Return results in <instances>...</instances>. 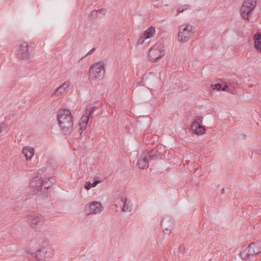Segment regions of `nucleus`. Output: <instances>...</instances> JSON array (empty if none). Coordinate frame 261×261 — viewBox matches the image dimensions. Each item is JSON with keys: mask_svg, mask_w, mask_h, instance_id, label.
I'll return each instance as SVG.
<instances>
[{"mask_svg": "<svg viewBox=\"0 0 261 261\" xmlns=\"http://www.w3.org/2000/svg\"><path fill=\"white\" fill-rule=\"evenodd\" d=\"M58 124L65 135L70 134L73 127V120L71 112L67 109H60L57 114Z\"/></svg>", "mask_w": 261, "mask_h": 261, "instance_id": "nucleus-1", "label": "nucleus"}, {"mask_svg": "<svg viewBox=\"0 0 261 261\" xmlns=\"http://www.w3.org/2000/svg\"><path fill=\"white\" fill-rule=\"evenodd\" d=\"M56 179L53 177H38V176L34 177L29 183V187L33 189V193L35 194L40 195L43 193L42 188L44 187V192H46V190H48L54 183Z\"/></svg>", "mask_w": 261, "mask_h": 261, "instance_id": "nucleus-2", "label": "nucleus"}, {"mask_svg": "<svg viewBox=\"0 0 261 261\" xmlns=\"http://www.w3.org/2000/svg\"><path fill=\"white\" fill-rule=\"evenodd\" d=\"M105 65L102 62H98L93 64L89 70V78L96 81L101 79L105 75Z\"/></svg>", "mask_w": 261, "mask_h": 261, "instance_id": "nucleus-3", "label": "nucleus"}, {"mask_svg": "<svg viewBox=\"0 0 261 261\" xmlns=\"http://www.w3.org/2000/svg\"><path fill=\"white\" fill-rule=\"evenodd\" d=\"M256 5V0H245L241 7L240 14L245 20H249Z\"/></svg>", "mask_w": 261, "mask_h": 261, "instance_id": "nucleus-4", "label": "nucleus"}, {"mask_svg": "<svg viewBox=\"0 0 261 261\" xmlns=\"http://www.w3.org/2000/svg\"><path fill=\"white\" fill-rule=\"evenodd\" d=\"M34 48L28 42H23L19 46L17 50V57L21 60H30V57L33 53Z\"/></svg>", "mask_w": 261, "mask_h": 261, "instance_id": "nucleus-5", "label": "nucleus"}, {"mask_svg": "<svg viewBox=\"0 0 261 261\" xmlns=\"http://www.w3.org/2000/svg\"><path fill=\"white\" fill-rule=\"evenodd\" d=\"M164 56V45L162 43L155 44L148 53V58L150 61L155 62Z\"/></svg>", "mask_w": 261, "mask_h": 261, "instance_id": "nucleus-6", "label": "nucleus"}, {"mask_svg": "<svg viewBox=\"0 0 261 261\" xmlns=\"http://www.w3.org/2000/svg\"><path fill=\"white\" fill-rule=\"evenodd\" d=\"M211 86L214 90L228 91L231 93H234L236 91V89L237 88L238 84L234 82H220L212 84Z\"/></svg>", "mask_w": 261, "mask_h": 261, "instance_id": "nucleus-7", "label": "nucleus"}, {"mask_svg": "<svg viewBox=\"0 0 261 261\" xmlns=\"http://www.w3.org/2000/svg\"><path fill=\"white\" fill-rule=\"evenodd\" d=\"M28 221L31 227L34 228L36 231H38L40 226L43 224L44 219L41 214L33 212L30 214Z\"/></svg>", "mask_w": 261, "mask_h": 261, "instance_id": "nucleus-8", "label": "nucleus"}, {"mask_svg": "<svg viewBox=\"0 0 261 261\" xmlns=\"http://www.w3.org/2000/svg\"><path fill=\"white\" fill-rule=\"evenodd\" d=\"M184 27V25H182L180 27L178 33V40L182 43L188 41L193 35L192 25L187 24Z\"/></svg>", "mask_w": 261, "mask_h": 261, "instance_id": "nucleus-9", "label": "nucleus"}, {"mask_svg": "<svg viewBox=\"0 0 261 261\" xmlns=\"http://www.w3.org/2000/svg\"><path fill=\"white\" fill-rule=\"evenodd\" d=\"M203 117L197 116L194 119L192 123L191 128L192 129L194 134L201 135L205 133L206 128L205 126L201 125Z\"/></svg>", "mask_w": 261, "mask_h": 261, "instance_id": "nucleus-10", "label": "nucleus"}, {"mask_svg": "<svg viewBox=\"0 0 261 261\" xmlns=\"http://www.w3.org/2000/svg\"><path fill=\"white\" fill-rule=\"evenodd\" d=\"M103 210V207L99 202L93 201L85 206V212L88 215L96 214L100 213Z\"/></svg>", "mask_w": 261, "mask_h": 261, "instance_id": "nucleus-11", "label": "nucleus"}, {"mask_svg": "<svg viewBox=\"0 0 261 261\" xmlns=\"http://www.w3.org/2000/svg\"><path fill=\"white\" fill-rule=\"evenodd\" d=\"M48 249V248L45 247H41L37 250H32L31 254L34 257H35L37 261H42L46 257H49L47 251Z\"/></svg>", "mask_w": 261, "mask_h": 261, "instance_id": "nucleus-12", "label": "nucleus"}, {"mask_svg": "<svg viewBox=\"0 0 261 261\" xmlns=\"http://www.w3.org/2000/svg\"><path fill=\"white\" fill-rule=\"evenodd\" d=\"M161 225L163 229L164 234L169 235L172 228L173 227V221L172 218L167 216L165 217L161 222Z\"/></svg>", "mask_w": 261, "mask_h": 261, "instance_id": "nucleus-13", "label": "nucleus"}, {"mask_svg": "<svg viewBox=\"0 0 261 261\" xmlns=\"http://www.w3.org/2000/svg\"><path fill=\"white\" fill-rule=\"evenodd\" d=\"M149 160L148 158L147 153L143 152L138 160L137 165L140 169H144L148 167Z\"/></svg>", "mask_w": 261, "mask_h": 261, "instance_id": "nucleus-14", "label": "nucleus"}, {"mask_svg": "<svg viewBox=\"0 0 261 261\" xmlns=\"http://www.w3.org/2000/svg\"><path fill=\"white\" fill-rule=\"evenodd\" d=\"M145 152L148 156L149 161H153L162 158V153L159 151L158 148H154L150 150H146Z\"/></svg>", "mask_w": 261, "mask_h": 261, "instance_id": "nucleus-15", "label": "nucleus"}, {"mask_svg": "<svg viewBox=\"0 0 261 261\" xmlns=\"http://www.w3.org/2000/svg\"><path fill=\"white\" fill-rule=\"evenodd\" d=\"M253 248H252V245L250 244L249 246L245 248V249L243 250L240 253V256L241 258L243 260H247L250 257L254 256V252L253 251Z\"/></svg>", "mask_w": 261, "mask_h": 261, "instance_id": "nucleus-16", "label": "nucleus"}, {"mask_svg": "<svg viewBox=\"0 0 261 261\" xmlns=\"http://www.w3.org/2000/svg\"><path fill=\"white\" fill-rule=\"evenodd\" d=\"M89 116L88 115H83L79 123L80 128L79 129V132L81 135L83 131L86 128L88 122L89 121Z\"/></svg>", "mask_w": 261, "mask_h": 261, "instance_id": "nucleus-17", "label": "nucleus"}, {"mask_svg": "<svg viewBox=\"0 0 261 261\" xmlns=\"http://www.w3.org/2000/svg\"><path fill=\"white\" fill-rule=\"evenodd\" d=\"M253 39L255 48L259 52H261V34L255 33Z\"/></svg>", "mask_w": 261, "mask_h": 261, "instance_id": "nucleus-18", "label": "nucleus"}, {"mask_svg": "<svg viewBox=\"0 0 261 261\" xmlns=\"http://www.w3.org/2000/svg\"><path fill=\"white\" fill-rule=\"evenodd\" d=\"M27 160H31L34 154V149L32 147H24L22 150Z\"/></svg>", "mask_w": 261, "mask_h": 261, "instance_id": "nucleus-19", "label": "nucleus"}, {"mask_svg": "<svg viewBox=\"0 0 261 261\" xmlns=\"http://www.w3.org/2000/svg\"><path fill=\"white\" fill-rule=\"evenodd\" d=\"M252 248H253V251L254 255L261 253V241H257L250 243Z\"/></svg>", "mask_w": 261, "mask_h": 261, "instance_id": "nucleus-20", "label": "nucleus"}, {"mask_svg": "<svg viewBox=\"0 0 261 261\" xmlns=\"http://www.w3.org/2000/svg\"><path fill=\"white\" fill-rule=\"evenodd\" d=\"M155 33V29L153 27H150L146 31H145L142 34L146 38L149 39L152 37Z\"/></svg>", "mask_w": 261, "mask_h": 261, "instance_id": "nucleus-21", "label": "nucleus"}, {"mask_svg": "<svg viewBox=\"0 0 261 261\" xmlns=\"http://www.w3.org/2000/svg\"><path fill=\"white\" fill-rule=\"evenodd\" d=\"M126 201V197H122V199L120 200V201L121 202L123 205L122 211L124 212L131 211V208L129 207V206L127 204Z\"/></svg>", "mask_w": 261, "mask_h": 261, "instance_id": "nucleus-22", "label": "nucleus"}, {"mask_svg": "<svg viewBox=\"0 0 261 261\" xmlns=\"http://www.w3.org/2000/svg\"><path fill=\"white\" fill-rule=\"evenodd\" d=\"M189 6V5H184L183 6H180L179 8H177V12L178 13H182L185 10H187Z\"/></svg>", "mask_w": 261, "mask_h": 261, "instance_id": "nucleus-23", "label": "nucleus"}, {"mask_svg": "<svg viewBox=\"0 0 261 261\" xmlns=\"http://www.w3.org/2000/svg\"><path fill=\"white\" fill-rule=\"evenodd\" d=\"M65 91V90L60 86L59 87L55 92V94L58 95L60 94H62Z\"/></svg>", "mask_w": 261, "mask_h": 261, "instance_id": "nucleus-24", "label": "nucleus"}, {"mask_svg": "<svg viewBox=\"0 0 261 261\" xmlns=\"http://www.w3.org/2000/svg\"><path fill=\"white\" fill-rule=\"evenodd\" d=\"M146 39H147V38H146L145 36L142 34L139 38L137 41V43L139 44H142L144 42Z\"/></svg>", "mask_w": 261, "mask_h": 261, "instance_id": "nucleus-25", "label": "nucleus"}, {"mask_svg": "<svg viewBox=\"0 0 261 261\" xmlns=\"http://www.w3.org/2000/svg\"><path fill=\"white\" fill-rule=\"evenodd\" d=\"M98 13V10H93L89 14V17L91 18H95L97 16Z\"/></svg>", "mask_w": 261, "mask_h": 261, "instance_id": "nucleus-26", "label": "nucleus"}, {"mask_svg": "<svg viewBox=\"0 0 261 261\" xmlns=\"http://www.w3.org/2000/svg\"><path fill=\"white\" fill-rule=\"evenodd\" d=\"M95 107H91L89 108V109L87 108L86 110V114L88 115H91L93 114L94 112V109H95Z\"/></svg>", "mask_w": 261, "mask_h": 261, "instance_id": "nucleus-27", "label": "nucleus"}, {"mask_svg": "<svg viewBox=\"0 0 261 261\" xmlns=\"http://www.w3.org/2000/svg\"><path fill=\"white\" fill-rule=\"evenodd\" d=\"M92 187L91 184V182L88 181V182H86L85 184V186H84V188L85 189H86L87 190H89V189H90Z\"/></svg>", "mask_w": 261, "mask_h": 261, "instance_id": "nucleus-28", "label": "nucleus"}, {"mask_svg": "<svg viewBox=\"0 0 261 261\" xmlns=\"http://www.w3.org/2000/svg\"><path fill=\"white\" fill-rule=\"evenodd\" d=\"M178 251L179 252H181L182 253H183L184 252H185V246L182 244H181L179 247H178Z\"/></svg>", "mask_w": 261, "mask_h": 261, "instance_id": "nucleus-29", "label": "nucleus"}, {"mask_svg": "<svg viewBox=\"0 0 261 261\" xmlns=\"http://www.w3.org/2000/svg\"><path fill=\"white\" fill-rule=\"evenodd\" d=\"M252 156L253 155H255L256 154L260 155L261 154V149H258L257 148L256 150H254L253 152H252Z\"/></svg>", "mask_w": 261, "mask_h": 261, "instance_id": "nucleus-30", "label": "nucleus"}, {"mask_svg": "<svg viewBox=\"0 0 261 261\" xmlns=\"http://www.w3.org/2000/svg\"><path fill=\"white\" fill-rule=\"evenodd\" d=\"M100 182V180L99 179H95L92 183H91V184L92 187H95Z\"/></svg>", "mask_w": 261, "mask_h": 261, "instance_id": "nucleus-31", "label": "nucleus"}, {"mask_svg": "<svg viewBox=\"0 0 261 261\" xmlns=\"http://www.w3.org/2000/svg\"><path fill=\"white\" fill-rule=\"evenodd\" d=\"M61 86L66 90L69 86V83L67 82H65Z\"/></svg>", "mask_w": 261, "mask_h": 261, "instance_id": "nucleus-32", "label": "nucleus"}, {"mask_svg": "<svg viewBox=\"0 0 261 261\" xmlns=\"http://www.w3.org/2000/svg\"><path fill=\"white\" fill-rule=\"evenodd\" d=\"M95 49H96L95 48L93 47L88 53H87L86 56L89 55L93 54L95 51Z\"/></svg>", "mask_w": 261, "mask_h": 261, "instance_id": "nucleus-33", "label": "nucleus"}, {"mask_svg": "<svg viewBox=\"0 0 261 261\" xmlns=\"http://www.w3.org/2000/svg\"><path fill=\"white\" fill-rule=\"evenodd\" d=\"M46 168H42V169L39 171V174H41L42 172H45L46 170Z\"/></svg>", "mask_w": 261, "mask_h": 261, "instance_id": "nucleus-34", "label": "nucleus"}, {"mask_svg": "<svg viewBox=\"0 0 261 261\" xmlns=\"http://www.w3.org/2000/svg\"><path fill=\"white\" fill-rule=\"evenodd\" d=\"M105 10L103 9H100L98 11V13H101V14H105Z\"/></svg>", "mask_w": 261, "mask_h": 261, "instance_id": "nucleus-35", "label": "nucleus"}, {"mask_svg": "<svg viewBox=\"0 0 261 261\" xmlns=\"http://www.w3.org/2000/svg\"><path fill=\"white\" fill-rule=\"evenodd\" d=\"M4 127L0 124V133L4 130Z\"/></svg>", "mask_w": 261, "mask_h": 261, "instance_id": "nucleus-36", "label": "nucleus"}, {"mask_svg": "<svg viewBox=\"0 0 261 261\" xmlns=\"http://www.w3.org/2000/svg\"><path fill=\"white\" fill-rule=\"evenodd\" d=\"M224 192H225V189L224 188H223L221 190V194H223L224 193Z\"/></svg>", "mask_w": 261, "mask_h": 261, "instance_id": "nucleus-37", "label": "nucleus"}]
</instances>
